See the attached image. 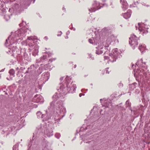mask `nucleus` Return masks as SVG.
Returning a JSON list of instances; mask_svg holds the SVG:
<instances>
[{"label": "nucleus", "instance_id": "f257e3e1", "mask_svg": "<svg viewBox=\"0 0 150 150\" xmlns=\"http://www.w3.org/2000/svg\"><path fill=\"white\" fill-rule=\"evenodd\" d=\"M114 37L113 35H111L109 36L106 40L105 45V42H103V45H99L96 47V53L98 54H100L103 53L105 50L106 49V48L108 47L111 42L114 40Z\"/></svg>", "mask_w": 150, "mask_h": 150}, {"label": "nucleus", "instance_id": "f03ea898", "mask_svg": "<svg viewBox=\"0 0 150 150\" xmlns=\"http://www.w3.org/2000/svg\"><path fill=\"white\" fill-rule=\"evenodd\" d=\"M136 64L139 69L137 70V72L140 76H143L146 77L147 73L146 71V65L145 62H143V60L141 59L139 60Z\"/></svg>", "mask_w": 150, "mask_h": 150}, {"label": "nucleus", "instance_id": "7ed1b4c3", "mask_svg": "<svg viewBox=\"0 0 150 150\" xmlns=\"http://www.w3.org/2000/svg\"><path fill=\"white\" fill-rule=\"evenodd\" d=\"M120 54V53L118 51V50L117 49H114L112 51L111 54L110 55L109 57L105 56L104 59H108L110 61L114 62L116 61V59Z\"/></svg>", "mask_w": 150, "mask_h": 150}, {"label": "nucleus", "instance_id": "20e7f679", "mask_svg": "<svg viewBox=\"0 0 150 150\" xmlns=\"http://www.w3.org/2000/svg\"><path fill=\"white\" fill-rule=\"evenodd\" d=\"M129 39V43L132 46V48L134 49L135 48V47L138 45L139 39L135 35H131Z\"/></svg>", "mask_w": 150, "mask_h": 150}, {"label": "nucleus", "instance_id": "39448f33", "mask_svg": "<svg viewBox=\"0 0 150 150\" xmlns=\"http://www.w3.org/2000/svg\"><path fill=\"white\" fill-rule=\"evenodd\" d=\"M139 26V30L140 32V33H141L143 35H146L148 33L147 30L148 29V26L146 25L144 23H143L142 24L139 23H138Z\"/></svg>", "mask_w": 150, "mask_h": 150}, {"label": "nucleus", "instance_id": "423d86ee", "mask_svg": "<svg viewBox=\"0 0 150 150\" xmlns=\"http://www.w3.org/2000/svg\"><path fill=\"white\" fill-rule=\"evenodd\" d=\"M102 4H100L99 2L94 1L92 7L91 9H89V11L91 12H95L100 8L102 6Z\"/></svg>", "mask_w": 150, "mask_h": 150}, {"label": "nucleus", "instance_id": "0eeeda50", "mask_svg": "<svg viewBox=\"0 0 150 150\" xmlns=\"http://www.w3.org/2000/svg\"><path fill=\"white\" fill-rule=\"evenodd\" d=\"M131 13L132 12L131 10H128L126 13H125L124 14H122V15L124 18L126 19H127L130 17Z\"/></svg>", "mask_w": 150, "mask_h": 150}, {"label": "nucleus", "instance_id": "6e6552de", "mask_svg": "<svg viewBox=\"0 0 150 150\" xmlns=\"http://www.w3.org/2000/svg\"><path fill=\"white\" fill-rule=\"evenodd\" d=\"M120 1L122 5V8L123 10H125L128 8V6L127 4L124 0H120Z\"/></svg>", "mask_w": 150, "mask_h": 150}, {"label": "nucleus", "instance_id": "1a4fd4ad", "mask_svg": "<svg viewBox=\"0 0 150 150\" xmlns=\"http://www.w3.org/2000/svg\"><path fill=\"white\" fill-rule=\"evenodd\" d=\"M88 41L90 43L92 44H93L94 43L96 44V45L97 44H99V40H97V38L95 39H89Z\"/></svg>", "mask_w": 150, "mask_h": 150}, {"label": "nucleus", "instance_id": "9d476101", "mask_svg": "<svg viewBox=\"0 0 150 150\" xmlns=\"http://www.w3.org/2000/svg\"><path fill=\"white\" fill-rule=\"evenodd\" d=\"M110 31V30L107 28H104L102 30L103 35L105 34L106 35H108V34H108L109 32Z\"/></svg>", "mask_w": 150, "mask_h": 150}, {"label": "nucleus", "instance_id": "9b49d317", "mask_svg": "<svg viewBox=\"0 0 150 150\" xmlns=\"http://www.w3.org/2000/svg\"><path fill=\"white\" fill-rule=\"evenodd\" d=\"M139 49L142 53L145 50L146 46L144 45H139Z\"/></svg>", "mask_w": 150, "mask_h": 150}, {"label": "nucleus", "instance_id": "f8f14e48", "mask_svg": "<svg viewBox=\"0 0 150 150\" xmlns=\"http://www.w3.org/2000/svg\"><path fill=\"white\" fill-rule=\"evenodd\" d=\"M15 35L16 37H20L22 36H23L24 34L22 33L20 30H18L15 32Z\"/></svg>", "mask_w": 150, "mask_h": 150}, {"label": "nucleus", "instance_id": "ddd939ff", "mask_svg": "<svg viewBox=\"0 0 150 150\" xmlns=\"http://www.w3.org/2000/svg\"><path fill=\"white\" fill-rule=\"evenodd\" d=\"M9 73L11 75H13L15 74V71L13 69H10L9 71Z\"/></svg>", "mask_w": 150, "mask_h": 150}, {"label": "nucleus", "instance_id": "4468645a", "mask_svg": "<svg viewBox=\"0 0 150 150\" xmlns=\"http://www.w3.org/2000/svg\"><path fill=\"white\" fill-rule=\"evenodd\" d=\"M126 107H130L131 105V103L129 102V100H128L126 102Z\"/></svg>", "mask_w": 150, "mask_h": 150}, {"label": "nucleus", "instance_id": "2eb2a0df", "mask_svg": "<svg viewBox=\"0 0 150 150\" xmlns=\"http://www.w3.org/2000/svg\"><path fill=\"white\" fill-rule=\"evenodd\" d=\"M136 85H137V83H134L130 85V86L133 87V88L132 89V90L134 89L135 88V86Z\"/></svg>", "mask_w": 150, "mask_h": 150}, {"label": "nucleus", "instance_id": "dca6fc26", "mask_svg": "<svg viewBox=\"0 0 150 150\" xmlns=\"http://www.w3.org/2000/svg\"><path fill=\"white\" fill-rule=\"evenodd\" d=\"M35 39V38L33 36H30L28 38V39L29 40H33Z\"/></svg>", "mask_w": 150, "mask_h": 150}, {"label": "nucleus", "instance_id": "f3484780", "mask_svg": "<svg viewBox=\"0 0 150 150\" xmlns=\"http://www.w3.org/2000/svg\"><path fill=\"white\" fill-rule=\"evenodd\" d=\"M88 58L89 59L91 58V59L92 60H93L94 59V57H92V55L91 54H89V57H88Z\"/></svg>", "mask_w": 150, "mask_h": 150}, {"label": "nucleus", "instance_id": "a211bd4d", "mask_svg": "<svg viewBox=\"0 0 150 150\" xmlns=\"http://www.w3.org/2000/svg\"><path fill=\"white\" fill-rule=\"evenodd\" d=\"M118 86L120 88H121L123 87V84L122 83H120L118 84Z\"/></svg>", "mask_w": 150, "mask_h": 150}, {"label": "nucleus", "instance_id": "6ab92c4d", "mask_svg": "<svg viewBox=\"0 0 150 150\" xmlns=\"http://www.w3.org/2000/svg\"><path fill=\"white\" fill-rule=\"evenodd\" d=\"M109 69L108 68H107L105 70V71H106V73L107 74H109V71L108 70V69Z\"/></svg>", "mask_w": 150, "mask_h": 150}, {"label": "nucleus", "instance_id": "aec40b11", "mask_svg": "<svg viewBox=\"0 0 150 150\" xmlns=\"http://www.w3.org/2000/svg\"><path fill=\"white\" fill-rule=\"evenodd\" d=\"M13 49H14L15 50L16 49H17L16 47H16H13L12 48V51L13 52L14 51L13 50Z\"/></svg>", "mask_w": 150, "mask_h": 150}, {"label": "nucleus", "instance_id": "412c9836", "mask_svg": "<svg viewBox=\"0 0 150 150\" xmlns=\"http://www.w3.org/2000/svg\"><path fill=\"white\" fill-rule=\"evenodd\" d=\"M18 40V39L16 38V37L14 39V41L13 42V43H15L16 41L17 40Z\"/></svg>", "mask_w": 150, "mask_h": 150}, {"label": "nucleus", "instance_id": "4be33fe9", "mask_svg": "<svg viewBox=\"0 0 150 150\" xmlns=\"http://www.w3.org/2000/svg\"><path fill=\"white\" fill-rule=\"evenodd\" d=\"M97 108L96 107H94L93 108V109L91 110L92 112H93V111H94V110H96V109Z\"/></svg>", "mask_w": 150, "mask_h": 150}, {"label": "nucleus", "instance_id": "5701e85b", "mask_svg": "<svg viewBox=\"0 0 150 150\" xmlns=\"http://www.w3.org/2000/svg\"><path fill=\"white\" fill-rule=\"evenodd\" d=\"M142 4L144 6H146L147 7H149V5H148V4L146 5V4L144 3H143V4Z\"/></svg>", "mask_w": 150, "mask_h": 150}, {"label": "nucleus", "instance_id": "b1692460", "mask_svg": "<svg viewBox=\"0 0 150 150\" xmlns=\"http://www.w3.org/2000/svg\"><path fill=\"white\" fill-rule=\"evenodd\" d=\"M86 143H93L94 142L93 141H89V142H86Z\"/></svg>", "mask_w": 150, "mask_h": 150}, {"label": "nucleus", "instance_id": "393cba45", "mask_svg": "<svg viewBox=\"0 0 150 150\" xmlns=\"http://www.w3.org/2000/svg\"><path fill=\"white\" fill-rule=\"evenodd\" d=\"M89 31H90V32L91 33H92V32H93V31L92 30H90Z\"/></svg>", "mask_w": 150, "mask_h": 150}, {"label": "nucleus", "instance_id": "a878e982", "mask_svg": "<svg viewBox=\"0 0 150 150\" xmlns=\"http://www.w3.org/2000/svg\"><path fill=\"white\" fill-rule=\"evenodd\" d=\"M82 94L81 93H80L79 94V96L80 97H81V96H82Z\"/></svg>", "mask_w": 150, "mask_h": 150}, {"label": "nucleus", "instance_id": "bb28decb", "mask_svg": "<svg viewBox=\"0 0 150 150\" xmlns=\"http://www.w3.org/2000/svg\"><path fill=\"white\" fill-rule=\"evenodd\" d=\"M130 87H132V88L131 89L132 90V89L133 88V86H130Z\"/></svg>", "mask_w": 150, "mask_h": 150}, {"label": "nucleus", "instance_id": "cd10ccee", "mask_svg": "<svg viewBox=\"0 0 150 150\" xmlns=\"http://www.w3.org/2000/svg\"><path fill=\"white\" fill-rule=\"evenodd\" d=\"M89 135V134H88V133H87L86 134V136H88Z\"/></svg>", "mask_w": 150, "mask_h": 150}, {"label": "nucleus", "instance_id": "c85d7f7f", "mask_svg": "<svg viewBox=\"0 0 150 150\" xmlns=\"http://www.w3.org/2000/svg\"><path fill=\"white\" fill-rule=\"evenodd\" d=\"M90 138L89 139H91L92 138V137H91V136L90 137Z\"/></svg>", "mask_w": 150, "mask_h": 150}, {"label": "nucleus", "instance_id": "c756f323", "mask_svg": "<svg viewBox=\"0 0 150 150\" xmlns=\"http://www.w3.org/2000/svg\"><path fill=\"white\" fill-rule=\"evenodd\" d=\"M18 69H19V68H18V67H17V68H16V69L17 70H18Z\"/></svg>", "mask_w": 150, "mask_h": 150}, {"label": "nucleus", "instance_id": "7c9ffc66", "mask_svg": "<svg viewBox=\"0 0 150 150\" xmlns=\"http://www.w3.org/2000/svg\"><path fill=\"white\" fill-rule=\"evenodd\" d=\"M133 111H134V114H135V113H136V112H135V111L134 110H133Z\"/></svg>", "mask_w": 150, "mask_h": 150}, {"label": "nucleus", "instance_id": "2f4dec72", "mask_svg": "<svg viewBox=\"0 0 150 150\" xmlns=\"http://www.w3.org/2000/svg\"><path fill=\"white\" fill-rule=\"evenodd\" d=\"M21 40L23 39V38L22 37H21Z\"/></svg>", "mask_w": 150, "mask_h": 150}, {"label": "nucleus", "instance_id": "473e14b6", "mask_svg": "<svg viewBox=\"0 0 150 150\" xmlns=\"http://www.w3.org/2000/svg\"><path fill=\"white\" fill-rule=\"evenodd\" d=\"M39 99V98H37V100H38V99Z\"/></svg>", "mask_w": 150, "mask_h": 150}, {"label": "nucleus", "instance_id": "72a5a7b5", "mask_svg": "<svg viewBox=\"0 0 150 150\" xmlns=\"http://www.w3.org/2000/svg\"><path fill=\"white\" fill-rule=\"evenodd\" d=\"M136 29H137V26H136Z\"/></svg>", "mask_w": 150, "mask_h": 150}, {"label": "nucleus", "instance_id": "f704fd0d", "mask_svg": "<svg viewBox=\"0 0 150 150\" xmlns=\"http://www.w3.org/2000/svg\"><path fill=\"white\" fill-rule=\"evenodd\" d=\"M102 100V99H100V101H101V100Z\"/></svg>", "mask_w": 150, "mask_h": 150}, {"label": "nucleus", "instance_id": "c9c22d12", "mask_svg": "<svg viewBox=\"0 0 150 150\" xmlns=\"http://www.w3.org/2000/svg\"><path fill=\"white\" fill-rule=\"evenodd\" d=\"M100 39H101V38H100V40H100Z\"/></svg>", "mask_w": 150, "mask_h": 150}, {"label": "nucleus", "instance_id": "e433bc0d", "mask_svg": "<svg viewBox=\"0 0 150 150\" xmlns=\"http://www.w3.org/2000/svg\"><path fill=\"white\" fill-rule=\"evenodd\" d=\"M91 85H92V84H91Z\"/></svg>", "mask_w": 150, "mask_h": 150}]
</instances>
